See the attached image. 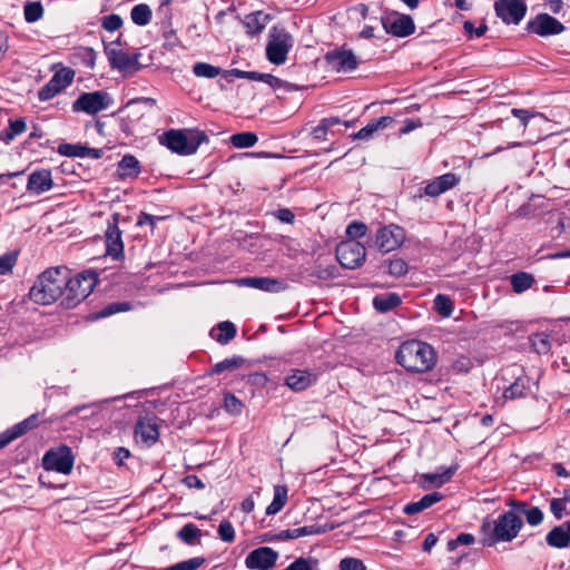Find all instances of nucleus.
<instances>
[{
  "label": "nucleus",
  "instance_id": "f257e3e1",
  "mask_svg": "<svg viewBox=\"0 0 570 570\" xmlns=\"http://www.w3.org/2000/svg\"><path fill=\"white\" fill-rule=\"evenodd\" d=\"M67 285V268L51 267L39 275L29 291V297L37 304L49 305L59 297L63 298V286Z\"/></svg>",
  "mask_w": 570,
  "mask_h": 570
},
{
  "label": "nucleus",
  "instance_id": "f03ea898",
  "mask_svg": "<svg viewBox=\"0 0 570 570\" xmlns=\"http://www.w3.org/2000/svg\"><path fill=\"white\" fill-rule=\"evenodd\" d=\"M396 360L407 371L424 373L435 365L436 354L430 344L413 340L399 347Z\"/></svg>",
  "mask_w": 570,
  "mask_h": 570
},
{
  "label": "nucleus",
  "instance_id": "7ed1b4c3",
  "mask_svg": "<svg viewBox=\"0 0 570 570\" xmlns=\"http://www.w3.org/2000/svg\"><path fill=\"white\" fill-rule=\"evenodd\" d=\"M522 525V519L515 512L508 511L495 521L488 518L484 519L481 530L487 537V544L492 546L497 542L512 541L520 532Z\"/></svg>",
  "mask_w": 570,
  "mask_h": 570
},
{
  "label": "nucleus",
  "instance_id": "20e7f679",
  "mask_svg": "<svg viewBox=\"0 0 570 570\" xmlns=\"http://www.w3.org/2000/svg\"><path fill=\"white\" fill-rule=\"evenodd\" d=\"M207 139L204 131L197 129H170L159 137V142L178 155H193Z\"/></svg>",
  "mask_w": 570,
  "mask_h": 570
},
{
  "label": "nucleus",
  "instance_id": "39448f33",
  "mask_svg": "<svg viewBox=\"0 0 570 570\" xmlns=\"http://www.w3.org/2000/svg\"><path fill=\"white\" fill-rule=\"evenodd\" d=\"M97 284V274L92 271H85L75 277H69L67 271V285L63 286V298L61 304L72 308L82 302Z\"/></svg>",
  "mask_w": 570,
  "mask_h": 570
},
{
  "label": "nucleus",
  "instance_id": "423d86ee",
  "mask_svg": "<svg viewBox=\"0 0 570 570\" xmlns=\"http://www.w3.org/2000/svg\"><path fill=\"white\" fill-rule=\"evenodd\" d=\"M293 45V38L286 30L274 27L266 46L268 61L277 66L285 63Z\"/></svg>",
  "mask_w": 570,
  "mask_h": 570
},
{
  "label": "nucleus",
  "instance_id": "0eeeda50",
  "mask_svg": "<svg viewBox=\"0 0 570 570\" xmlns=\"http://www.w3.org/2000/svg\"><path fill=\"white\" fill-rule=\"evenodd\" d=\"M114 105V99L109 92L105 90L82 92L72 102L75 112H85L87 115H96L100 111L109 109Z\"/></svg>",
  "mask_w": 570,
  "mask_h": 570
},
{
  "label": "nucleus",
  "instance_id": "6e6552de",
  "mask_svg": "<svg viewBox=\"0 0 570 570\" xmlns=\"http://www.w3.org/2000/svg\"><path fill=\"white\" fill-rule=\"evenodd\" d=\"M365 256V247L355 240L343 242L336 248V258L345 268L354 269L361 266Z\"/></svg>",
  "mask_w": 570,
  "mask_h": 570
},
{
  "label": "nucleus",
  "instance_id": "1a4fd4ad",
  "mask_svg": "<svg viewBox=\"0 0 570 570\" xmlns=\"http://www.w3.org/2000/svg\"><path fill=\"white\" fill-rule=\"evenodd\" d=\"M75 78V71L70 68H61L55 72L48 83L42 87L38 92V98L41 101H48L65 88L71 85Z\"/></svg>",
  "mask_w": 570,
  "mask_h": 570
},
{
  "label": "nucleus",
  "instance_id": "9d476101",
  "mask_svg": "<svg viewBox=\"0 0 570 570\" xmlns=\"http://www.w3.org/2000/svg\"><path fill=\"white\" fill-rule=\"evenodd\" d=\"M42 464L48 471L68 474L73 466V456L68 446H61L58 450L47 452L43 456Z\"/></svg>",
  "mask_w": 570,
  "mask_h": 570
},
{
  "label": "nucleus",
  "instance_id": "9b49d317",
  "mask_svg": "<svg viewBox=\"0 0 570 570\" xmlns=\"http://www.w3.org/2000/svg\"><path fill=\"white\" fill-rule=\"evenodd\" d=\"M382 26L387 33L399 38L407 37L415 30L414 21L410 16L395 12L382 17Z\"/></svg>",
  "mask_w": 570,
  "mask_h": 570
},
{
  "label": "nucleus",
  "instance_id": "f8f14e48",
  "mask_svg": "<svg viewBox=\"0 0 570 570\" xmlns=\"http://www.w3.org/2000/svg\"><path fill=\"white\" fill-rule=\"evenodd\" d=\"M277 559V551L269 547H259L247 554L245 566L249 570H271L275 567Z\"/></svg>",
  "mask_w": 570,
  "mask_h": 570
},
{
  "label": "nucleus",
  "instance_id": "ddd939ff",
  "mask_svg": "<svg viewBox=\"0 0 570 570\" xmlns=\"http://www.w3.org/2000/svg\"><path fill=\"white\" fill-rule=\"evenodd\" d=\"M404 239L405 233L403 228L391 224L383 226L377 230L375 244L381 250L387 253L400 247Z\"/></svg>",
  "mask_w": 570,
  "mask_h": 570
},
{
  "label": "nucleus",
  "instance_id": "4468645a",
  "mask_svg": "<svg viewBox=\"0 0 570 570\" xmlns=\"http://www.w3.org/2000/svg\"><path fill=\"white\" fill-rule=\"evenodd\" d=\"M495 12L503 22L518 24L527 12L523 0H499L495 2Z\"/></svg>",
  "mask_w": 570,
  "mask_h": 570
},
{
  "label": "nucleus",
  "instance_id": "2eb2a0df",
  "mask_svg": "<svg viewBox=\"0 0 570 570\" xmlns=\"http://www.w3.org/2000/svg\"><path fill=\"white\" fill-rule=\"evenodd\" d=\"M330 68L336 72H350L356 69L358 60L352 50L342 48L326 55Z\"/></svg>",
  "mask_w": 570,
  "mask_h": 570
},
{
  "label": "nucleus",
  "instance_id": "dca6fc26",
  "mask_svg": "<svg viewBox=\"0 0 570 570\" xmlns=\"http://www.w3.org/2000/svg\"><path fill=\"white\" fill-rule=\"evenodd\" d=\"M317 381V373L313 370L292 368L284 380V384L293 392H302Z\"/></svg>",
  "mask_w": 570,
  "mask_h": 570
},
{
  "label": "nucleus",
  "instance_id": "f3484780",
  "mask_svg": "<svg viewBox=\"0 0 570 570\" xmlns=\"http://www.w3.org/2000/svg\"><path fill=\"white\" fill-rule=\"evenodd\" d=\"M105 51L109 63L114 69L127 71L135 69L136 65L138 63L136 57H132L120 49L119 42H110L105 47Z\"/></svg>",
  "mask_w": 570,
  "mask_h": 570
},
{
  "label": "nucleus",
  "instance_id": "a211bd4d",
  "mask_svg": "<svg viewBox=\"0 0 570 570\" xmlns=\"http://www.w3.org/2000/svg\"><path fill=\"white\" fill-rule=\"evenodd\" d=\"M529 30L535 35L547 37L561 33L564 27L556 18L543 13L529 23Z\"/></svg>",
  "mask_w": 570,
  "mask_h": 570
},
{
  "label": "nucleus",
  "instance_id": "6ab92c4d",
  "mask_svg": "<svg viewBox=\"0 0 570 570\" xmlns=\"http://www.w3.org/2000/svg\"><path fill=\"white\" fill-rule=\"evenodd\" d=\"M159 436V430L154 417H141L135 426V438L137 442L146 445L154 444Z\"/></svg>",
  "mask_w": 570,
  "mask_h": 570
},
{
  "label": "nucleus",
  "instance_id": "aec40b11",
  "mask_svg": "<svg viewBox=\"0 0 570 570\" xmlns=\"http://www.w3.org/2000/svg\"><path fill=\"white\" fill-rule=\"evenodd\" d=\"M39 424V414H32L20 423L6 430L0 434V449L8 445L13 440L35 429Z\"/></svg>",
  "mask_w": 570,
  "mask_h": 570
},
{
  "label": "nucleus",
  "instance_id": "412c9836",
  "mask_svg": "<svg viewBox=\"0 0 570 570\" xmlns=\"http://www.w3.org/2000/svg\"><path fill=\"white\" fill-rule=\"evenodd\" d=\"M459 183L460 178L455 174L448 173L428 183L424 188V194L430 197H438L455 187Z\"/></svg>",
  "mask_w": 570,
  "mask_h": 570
},
{
  "label": "nucleus",
  "instance_id": "4be33fe9",
  "mask_svg": "<svg viewBox=\"0 0 570 570\" xmlns=\"http://www.w3.org/2000/svg\"><path fill=\"white\" fill-rule=\"evenodd\" d=\"M52 187L51 173L48 169L33 171L28 179L27 189L30 193L40 195Z\"/></svg>",
  "mask_w": 570,
  "mask_h": 570
},
{
  "label": "nucleus",
  "instance_id": "5701e85b",
  "mask_svg": "<svg viewBox=\"0 0 570 570\" xmlns=\"http://www.w3.org/2000/svg\"><path fill=\"white\" fill-rule=\"evenodd\" d=\"M547 542L549 546L559 549L570 547V520L561 525L554 527L547 534Z\"/></svg>",
  "mask_w": 570,
  "mask_h": 570
},
{
  "label": "nucleus",
  "instance_id": "b1692460",
  "mask_svg": "<svg viewBox=\"0 0 570 570\" xmlns=\"http://www.w3.org/2000/svg\"><path fill=\"white\" fill-rule=\"evenodd\" d=\"M106 246L107 254L114 258H118L122 254L124 245L121 240V232L116 224H109L107 228Z\"/></svg>",
  "mask_w": 570,
  "mask_h": 570
},
{
  "label": "nucleus",
  "instance_id": "393cba45",
  "mask_svg": "<svg viewBox=\"0 0 570 570\" xmlns=\"http://www.w3.org/2000/svg\"><path fill=\"white\" fill-rule=\"evenodd\" d=\"M332 528L318 525V524H311L294 529H287L283 530L279 533V538L283 540H292V539H298L306 535H316L322 534L331 530Z\"/></svg>",
  "mask_w": 570,
  "mask_h": 570
},
{
  "label": "nucleus",
  "instance_id": "a878e982",
  "mask_svg": "<svg viewBox=\"0 0 570 570\" xmlns=\"http://www.w3.org/2000/svg\"><path fill=\"white\" fill-rule=\"evenodd\" d=\"M392 122H393V118L389 117V116H383V117H381L379 119L372 120L365 127H363L361 130L355 132L353 135V139L370 140V139H372L374 137V135L379 130L385 129Z\"/></svg>",
  "mask_w": 570,
  "mask_h": 570
},
{
  "label": "nucleus",
  "instance_id": "bb28decb",
  "mask_svg": "<svg viewBox=\"0 0 570 570\" xmlns=\"http://www.w3.org/2000/svg\"><path fill=\"white\" fill-rule=\"evenodd\" d=\"M441 500H442L441 493L432 492V493L425 494L424 497H422L420 500H417L415 502H411V503L406 504L403 508V512L409 515L417 514V513L424 511L425 509L432 507L433 504L438 503Z\"/></svg>",
  "mask_w": 570,
  "mask_h": 570
},
{
  "label": "nucleus",
  "instance_id": "cd10ccee",
  "mask_svg": "<svg viewBox=\"0 0 570 570\" xmlns=\"http://www.w3.org/2000/svg\"><path fill=\"white\" fill-rule=\"evenodd\" d=\"M240 284L271 293L283 289V285L279 281L269 277H247L243 278Z\"/></svg>",
  "mask_w": 570,
  "mask_h": 570
},
{
  "label": "nucleus",
  "instance_id": "c85d7f7f",
  "mask_svg": "<svg viewBox=\"0 0 570 570\" xmlns=\"http://www.w3.org/2000/svg\"><path fill=\"white\" fill-rule=\"evenodd\" d=\"M269 14L263 11H255L245 16L244 24L249 35L261 33L269 22Z\"/></svg>",
  "mask_w": 570,
  "mask_h": 570
},
{
  "label": "nucleus",
  "instance_id": "c756f323",
  "mask_svg": "<svg viewBox=\"0 0 570 570\" xmlns=\"http://www.w3.org/2000/svg\"><path fill=\"white\" fill-rule=\"evenodd\" d=\"M534 385H537V383L531 381L528 376H520L504 391L503 396L510 400L522 397L527 392H531Z\"/></svg>",
  "mask_w": 570,
  "mask_h": 570
},
{
  "label": "nucleus",
  "instance_id": "7c9ffc66",
  "mask_svg": "<svg viewBox=\"0 0 570 570\" xmlns=\"http://www.w3.org/2000/svg\"><path fill=\"white\" fill-rule=\"evenodd\" d=\"M58 151L68 157H99V150L94 148H88L80 145H71V144H62L59 146Z\"/></svg>",
  "mask_w": 570,
  "mask_h": 570
},
{
  "label": "nucleus",
  "instance_id": "2f4dec72",
  "mask_svg": "<svg viewBox=\"0 0 570 570\" xmlns=\"http://www.w3.org/2000/svg\"><path fill=\"white\" fill-rule=\"evenodd\" d=\"M210 335L220 344H227L236 335L235 325L230 322H222L216 328H213Z\"/></svg>",
  "mask_w": 570,
  "mask_h": 570
},
{
  "label": "nucleus",
  "instance_id": "473e14b6",
  "mask_svg": "<svg viewBox=\"0 0 570 570\" xmlns=\"http://www.w3.org/2000/svg\"><path fill=\"white\" fill-rule=\"evenodd\" d=\"M401 303V298L395 293H385L377 295L373 299L374 307L382 313L389 312Z\"/></svg>",
  "mask_w": 570,
  "mask_h": 570
},
{
  "label": "nucleus",
  "instance_id": "72a5a7b5",
  "mask_svg": "<svg viewBox=\"0 0 570 570\" xmlns=\"http://www.w3.org/2000/svg\"><path fill=\"white\" fill-rule=\"evenodd\" d=\"M287 502V488L285 485L274 487V498L272 503L266 508V514L273 515L278 513Z\"/></svg>",
  "mask_w": 570,
  "mask_h": 570
},
{
  "label": "nucleus",
  "instance_id": "f704fd0d",
  "mask_svg": "<svg viewBox=\"0 0 570 570\" xmlns=\"http://www.w3.org/2000/svg\"><path fill=\"white\" fill-rule=\"evenodd\" d=\"M118 173L122 178L136 177L139 174V161L131 155H126L118 164Z\"/></svg>",
  "mask_w": 570,
  "mask_h": 570
},
{
  "label": "nucleus",
  "instance_id": "c9c22d12",
  "mask_svg": "<svg viewBox=\"0 0 570 570\" xmlns=\"http://www.w3.org/2000/svg\"><path fill=\"white\" fill-rule=\"evenodd\" d=\"M511 285L515 293L520 294L524 291L529 289L534 283V278L532 275L520 272L511 276Z\"/></svg>",
  "mask_w": 570,
  "mask_h": 570
},
{
  "label": "nucleus",
  "instance_id": "e433bc0d",
  "mask_svg": "<svg viewBox=\"0 0 570 570\" xmlns=\"http://www.w3.org/2000/svg\"><path fill=\"white\" fill-rule=\"evenodd\" d=\"M131 20L138 26H146L151 19V10L147 4H137L131 9Z\"/></svg>",
  "mask_w": 570,
  "mask_h": 570
},
{
  "label": "nucleus",
  "instance_id": "4c0bfd02",
  "mask_svg": "<svg viewBox=\"0 0 570 570\" xmlns=\"http://www.w3.org/2000/svg\"><path fill=\"white\" fill-rule=\"evenodd\" d=\"M23 14L27 22H36L43 16V6L40 1H30L24 4Z\"/></svg>",
  "mask_w": 570,
  "mask_h": 570
},
{
  "label": "nucleus",
  "instance_id": "58836bf2",
  "mask_svg": "<svg viewBox=\"0 0 570 570\" xmlns=\"http://www.w3.org/2000/svg\"><path fill=\"white\" fill-rule=\"evenodd\" d=\"M220 68L207 62H197L193 66V72L196 77L213 79L220 75Z\"/></svg>",
  "mask_w": 570,
  "mask_h": 570
},
{
  "label": "nucleus",
  "instance_id": "ea45409f",
  "mask_svg": "<svg viewBox=\"0 0 570 570\" xmlns=\"http://www.w3.org/2000/svg\"><path fill=\"white\" fill-rule=\"evenodd\" d=\"M200 534V530L195 524L187 523L178 531L177 535L183 542L191 546L196 543Z\"/></svg>",
  "mask_w": 570,
  "mask_h": 570
},
{
  "label": "nucleus",
  "instance_id": "a19ab883",
  "mask_svg": "<svg viewBox=\"0 0 570 570\" xmlns=\"http://www.w3.org/2000/svg\"><path fill=\"white\" fill-rule=\"evenodd\" d=\"M257 140V136L249 131L235 134L230 137L232 144L236 148H249L254 146Z\"/></svg>",
  "mask_w": 570,
  "mask_h": 570
},
{
  "label": "nucleus",
  "instance_id": "79ce46f5",
  "mask_svg": "<svg viewBox=\"0 0 570 570\" xmlns=\"http://www.w3.org/2000/svg\"><path fill=\"white\" fill-rule=\"evenodd\" d=\"M341 121L338 118H326L323 119L312 131L314 139L316 140H325L327 131L335 125H338Z\"/></svg>",
  "mask_w": 570,
  "mask_h": 570
},
{
  "label": "nucleus",
  "instance_id": "37998d69",
  "mask_svg": "<svg viewBox=\"0 0 570 570\" xmlns=\"http://www.w3.org/2000/svg\"><path fill=\"white\" fill-rule=\"evenodd\" d=\"M434 309L443 317H449L453 312V303L446 295L438 294L434 298Z\"/></svg>",
  "mask_w": 570,
  "mask_h": 570
},
{
  "label": "nucleus",
  "instance_id": "c03bdc74",
  "mask_svg": "<svg viewBox=\"0 0 570 570\" xmlns=\"http://www.w3.org/2000/svg\"><path fill=\"white\" fill-rule=\"evenodd\" d=\"M318 560L299 557L283 570H318Z\"/></svg>",
  "mask_w": 570,
  "mask_h": 570
},
{
  "label": "nucleus",
  "instance_id": "a18cd8bd",
  "mask_svg": "<svg viewBox=\"0 0 570 570\" xmlns=\"http://www.w3.org/2000/svg\"><path fill=\"white\" fill-rule=\"evenodd\" d=\"M27 129L23 119L11 120L8 129L2 134L1 138L6 141L12 140L16 136L21 135Z\"/></svg>",
  "mask_w": 570,
  "mask_h": 570
},
{
  "label": "nucleus",
  "instance_id": "49530a36",
  "mask_svg": "<svg viewBox=\"0 0 570 570\" xmlns=\"http://www.w3.org/2000/svg\"><path fill=\"white\" fill-rule=\"evenodd\" d=\"M511 112H512V115L515 118H518L522 122L524 129L527 128V126L529 125L531 119L539 118V119H541L543 121L547 120V118L542 114H540V112H532V111H530L528 109L513 108L511 110Z\"/></svg>",
  "mask_w": 570,
  "mask_h": 570
},
{
  "label": "nucleus",
  "instance_id": "de8ad7c7",
  "mask_svg": "<svg viewBox=\"0 0 570 570\" xmlns=\"http://www.w3.org/2000/svg\"><path fill=\"white\" fill-rule=\"evenodd\" d=\"M386 272L392 276H403L407 272V264L401 258L390 259L385 263Z\"/></svg>",
  "mask_w": 570,
  "mask_h": 570
},
{
  "label": "nucleus",
  "instance_id": "09e8293b",
  "mask_svg": "<svg viewBox=\"0 0 570 570\" xmlns=\"http://www.w3.org/2000/svg\"><path fill=\"white\" fill-rule=\"evenodd\" d=\"M244 364V358L239 357V356H235V357H232V358H226L222 362H218L214 368H213V373H222L224 371H233L235 368H238L240 367L242 365Z\"/></svg>",
  "mask_w": 570,
  "mask_h": 570
},
{
  "label": "nucleus",
  "instance_id": "8fccbe9b",
  "mask_svg": "<svg viewBox=\"0 0 570 570\" xmlns=\"http://www.w3.org/2000/svg\"><path fill=\"white\" fill-rule=\"evenodd\" d=\"M454 471H455V468H448V469L443 470L441 473L436 472V473L425 474L424 479L426 481H429L430 483L440 487L451 479Z\"/></svg>",
  "mask_w": 570,
  "mask_h": 570
},
{
  "label": "nucleus",
  "instance_id": "3c124183",
  "mask_svg": "<svg viewBox=\"0 0 570 570\" xmlns=\"http://www.w3.org/2000/svg\"><path fill=\"white\" fill-rule=\"evenodd\" d=\"M531 344L537 353H547L550 348L549 335L547 333H537L532 336Z\"/></svg>",
  "mask_w": 570,
  "mask_h": 570
},
{
  "label": "nucleus",
  "instance_id": "603ef678",
  "mask_svg": "<svg viewBox=\"0 0 570 570\" xmlns=\"http://www.w3.org/2000/svg\"><path fill=\"white\" fill-rule=\"evenodd\" d=\"M224 406L228 413L238 415L242 413L244 405L234 394L227 393L224 397Z\"/></svg>",
  "mask_w": 570,
  "mask_h": 570
},
{
  "label": "nucleus",
  "instance_id": "864d4df0",
  "mask_svg": "<svg viewBox=\"0 0 570 570\" xmlns=\"http://www.w3.org/2000/svg\"><path fill=\"white\" fill-rule=\"evenodd\" d=\"M569 503V495L566 498H554L550 502V511L551 513L560 520L564 515V511L567 509V504Z\"/></svg>",
  "mask_w": 570,
  "mask_h": 570
},
{
  "label": "nucleus",
  "instance_id": "5fc2aeb1",
  "mask_svg": "<svg viewBox=\"0 0 570 570\" xmlns=\"http://www.w3.org/2000/svg\"><path fill=\"white\" fill-rule=\"evenodd\" d=\"M17 264V254L16 253H7L0 256V275H7L12 272L14 265Z\"/></svg>",
  "mask_w": 570,
  "mask_h": 570
},
{
  "label": "nucleus",
  "instance_id": "6e6d98bb",
  "mask_svg": "<svg viewBox=\"0 0 570 570\" xmlns=\"http://www.w3.org/2000/svg\"><path fill=\"white\" fill-rule=\"evenodd\" d=\"M218 535L224 542H233L235 539V529L228 520H223L218 525Z\"/></svg>",
  "mask_w": 570,
  "mask_h": 570
},
{
  "label": "nucleus",
  "instance_id": "4d7b16f0",
  "mask_svg": "<svg viewBox=\"0 0 570 570\" xmlns=\"http://www.w3.org/2000/svg\"><path fill=\"white\" fill-rule=\"evenodd\" d=\"M120 396H117V397H112L110 399V401H116V400H119ZM109 402V400H102V401H98V402H94V403H89V404H82V405H78V406H75L72 409H70L67 413H66V417H70L72 415H77L83 411H89L91 409H98L104 403H107Z\"/></svg>",
  "mask_w": 570,
  "mask_h": 570
},
{
  "label": "nucleus",
  "instance_id": "13d9d810",
  "mask_svg": "<svg viewBox=\"0 0 570 570\" xmlns=\"http://www.w3.org/2000/svg\"><path fill=\"white\" fill-rule=\"evenodd\" d=\"M340 570H366V566L357 558H343L338 564Z\"/></svg>",
  "mask_w": 570,
  "mask_h": 570
},
{
  "label": "nucleus",
  "instance_id": "bf43d9fd",
  "mask_svg": "<svg viewBox=\"0 0 570 570\" xmlns=\"http://www.w3.org/2000/svg\"><path fill=\"white\" fill-rule=\"evenodd\" d=\"M101 26L105 30L114 32L121 28L122 19L118 14H109L102 18Z\"/></svg>",
  "mask_w": 570,
  "mask_h": 570
},
{
  "label": "nucleus",
  "instance_id": "052dcab7",
  "mask_svg": "<svg viewBox=\"0 0 570 570\" xmlns=\"http://www.w3.org/2000/svg\"><path fill=\"white\" fill-rule=\"evenodd\" d=\"M129 304L128 303H112L108 306H106L104 309H101L97 317H107L110 315H114L119 312L128 311Z\"/></svg>",
  "mask_w": 570,
  "mask_h": 570
},
{
  "label": "nucleus",
  "instance_id": "680f3d73",
  "mask_svg": "<svg viewBox=\"0 0 570 570\" xmlns=\"http://www.w3.org/2000/svg\"><path fill=\"white\" fill-rule=\"evenodd\" d=\"M366 233V226L363 223L354 222L350 224L346 228V234L351 238L350 240H354L364 236Z\"/></svg>",
  "mask_w": 570,
  "mask_h": 570
},
{
  "label": "nucleus",
  "instance_id": "e2e57ef3",
  "mask_svg": "<svg viewBox=\"0 0 570 570\" xmlns=\"http://www.w3.org/2000/svg\"><path fill=\"white\" fill-rule=\"evenodd\" d=\"M257 77L258 78L254 79L255 81L265 82V83L269 85L272 88H281L282 86H286V82H284L282 79H279L275 76L268 75V73H258L257 72Z\"/></svg>",
  "mask_w": 570,
  "mask_h": 570
},
{
  "label": "nucleus",
  "instance_id": "0e129e2a",
  "mask_svg": "<svg viewBox=\"0 0 570 570\" xmlns=\"http://www.w3.org/2000/svg\"><path fill=\"white\" fill-rule=\"evenodd\" d=\"M525 518L529 524L538 525L543 520V513L539 508L532 507L525 511Z\"/></svg>",
  "mask_w": 570,
  "mask_h": 570
},
{
  "label": "nucleus",
  "instance_id": "69168bd1",
  "mask_svg": "<svg viewBox=\"0 0 570 570\" xmlns=\"http://www.w3.org/2000/svg\"><path fill=\"white\" fill-rule=\"evenodd\" d=\"M463 29L470 37L479 38L485 33L488 27L484 23H481L478 28H475L471 21H465L463 23Z\"/></svg>",
  "mask_w": 570,
  "mask_h": 570
},
{
  "label": "nucleus",
  "instance_id": "338daca9",
  "mask_svg": "<svg viewBox=\"0 0 570 570\" xmlns=\"http://www.w3.org/2000/svg\"><path fill=\"white\" fill-rule=\"evenodd\" d=\"M224 76L227 79H229L230 77L249 79V80H254L255 78H258L257 72H255V71H243L239 69L227 70Z\"/></svg>",
  "mask_w": 570,
  "mask_h": 570
},
{
  "label": "nucleus",
  "instance_id": "774afa93",
  "mask_svg": "<svg viewBox=\"0 0 570 570\" xmlns=\"http://www.w3.org/2000/svg\"><path fill=\"white\" fill-rule=\"evenodd\" d=\"M275 217L283 223L292 224L294 222V214L288 208H281L275 212Z\"/></svg>",
  "mask_w": 570,
  "mask_h": 570
}]
</instances>
